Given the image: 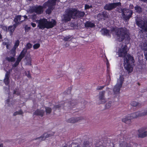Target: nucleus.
I'll return each instance as SVG.
<instances>
[{
    "label": "nucleus",
    "mask_w": 147,
    "mask_h": 147,
    "mask_svg": "<svg viewBox=\"0 0 147 147\" xmlns=\"http://www.w3.org/2000/svg\"><path fill=\"white\" fill-rule=\"evenodd\" d=\"M128 50L126 46L122 45L120 48L118 47L117 49V53L119 57H124V68L129 73L133 71V65H131L129 61H130L133 62L134 60L133 57L129 55H127Z\"/></svg>",
    "instance_id": "obj_1"
},
{
    "label": "nucleus",
    "mask_w": 147,
    "mask_h": 147,
    "mask_svg": "<svg viewBox=\"0 0 147 147\" xmlns=\"http://www.w3.org/2000/svg\"><path fill=\"white\" fill-rule=\"evenodd\" d=\"M111 30L113 35L115 34L117 35V39L119 41L123 40L128 35V31L125 28H117L113 27L111 28Z\"/></svg>",
    "instance_id": "obj_2"
},
{
    "label": "nucleus",
    "mask_w": 147,
    "mask_h": 147,
    "mask_svg": "<svg viewBox=\"0 0 147 147\" xmlns=\"http://www.w3.org/2000/svg\"><path fill=\"white\" fill-rule=\"evenodd\" d=\"M37 22L38 23V27L39 28L42 30L45 28L47 29L52 28L56 24V21L53 20H52L51 21L49 22L45 19L38 20Z\"/></svg>",
    "instance_id": "obj_3"
},
{
    "label": "nucleus",
    "mask_w": 147,
    "mask_h": 147,
    "mask_svg": "<svg viewBox=\"0 0 147 147\" xmlns=\"http://www.w3.org/2000/svg\"><path fill=\"white\" fill-rule=\"evenodd\" d=\"M129 138H127L126 136H124L122 134L119 135L118 136V140H120L119 147H138V146H139L137 144L133 142H130L129 144L127 145V143L124 140H128Z\"/></svg>",
    "instance_id": "obj_4"
},
{
    "label": "nucleus",
    "mask_w": 147,
    "mask_h": 147,
    "mask_svg": "<svg viewBox=\"0 0 147 147\" xmlns=\"http://www.w3.org/2000/svg\"><path fill=\"white\" fill-rule=\"evenodd\" d=\"M63 102L62 103V104H59V105H56L54 107V108H57L59 107L63 108L64 109L66 110H67L71 108H72L74 107L76 105L77 102L76 101L74 100H72V99H70L69 100H67L66 101V102H65L64 104H63Z\"/></svg>",
    "instance_id": "obj_5"
},
{
    "label": "nucleus",
    "mask_w": 147,
    "mask_h": 147,
    "mask_svg": "<svg viewBox=\"0 0 147 147\" xmlns=\"http://www.w3.org/2000/svg\"><path fill=\"white\" fill-rule=\"evenodd\" d=\"M124 78L123 76H120L119 79L118 80L117 83L113 89V93L112 96L117 97L119 96L120 89L122 86Z\"/></svg>",
    "instance_id": "obj_6"
},
{
    "label": "nucleus",
    "mask_w": 147,
    "mask_h": 147,
    "mask_svg": "<svg viewBox=\"0 0 147 147\" xmlns=\"http://www.w3.org/2000/svg\"><path fill=\"white\" fill-rule=\"evenodd\" d=\"M75 9L71 8L67 9L65 11V14L61 17V21L63 23L66 22L70 21L71 18L74 19L73 11H75Z\"/></svg>",
    "instance_id": "obj_7"
},
{
    "label": "nucleus",
    "mask_w": 147,
    "mask_h": 147,
    "mask_svg": "<svg viewBox=\"0 0 147 147\" xmlns=\"http://www.w3.org/2000/svg\"><path fill=\"white\" fill-rule=\"evenodd\" d=\"M32 47V45L30 43H28L27 44L26 46V47L27 49L26 48H24L23 49L20 54L18 57L15 63L12 66L13 67H15L18 65L19 62L24 57L25 54L27 51V49H29L31 48Z\"/></svg>",
    "instance_id": "obj_8"
},
{
    "label": "nucleus",
    "mask_w": 147,
    "mask_h": 147,
    "mask_svg": "<svg viewBox=\"0 0 147 147\" xmlns=\"http://www.w3.org/2000/svg\"><path fill=\"white\" fill-rule=\"evenodd\" d=\"M58 1L59 0H49L43 5L44 8L49 7L48 9L46 11L47 13L50 14L51 13V11L53 10V6L55 4L56 1Z\"/></svg>",
    "instance_id": "obj_9"
},
{
    "label": "nucleus",
    "mask_w": 147,
    "mask_h": 147,
    "mask_svg": "<svg viewBox=\"0 0 147 147\" xmlns=\"http://www.w3.org/2000/svg\"><path fill=\"white\" fill-rule=\"evenodd\" d=\"M122 16L123 20H128L131 17L133 12L132 10L123 9L122 10Z\"/></svg>",
    "instance_id": "obj_10"
},
{
    "label": "nucleus",
    "mask_w": 147,
    "mask_h": 147,
    "mask_svg": "<svg viewBox=\"0 0 147 147\" xmlns=\"http://www.w3.org/2000/svg\"><path fill=\"white\" fill-rule=\"evenodd\" d=\"M43 6L36 5L30 7L29 10L30 13L35 12L37 14H40L43 12Z\"/></svg>",
    "instance_id": "obj_11"
},
{
    "label": "nucleus",
    "mask_w": 147,
    "mask_h": 147,
    "mask_svg": "<svg viewBox=\"0 0 147 147\" xmlns=\"http://www.w3.org/2000/svg\"><path fill=\"white\" fill-rule=\"evenodd\" d=\"M129 115L132 119L138 117L143 116L147 115V109L135 112Z\"/></svg>",
    "instance_id": "obj_12"
},
{
    "label": "nucleus",
    "mask_w": 147,
    "mask_h": 147,
    "mask_svg": "<svg viewBox=\"0 0 147 147\" xmlns=\"http://www.w3.org/2000/svg\"><path fill=\"white\" fill-rule=\"evenodd\" d=\"M137 25L140 28L145 31H147V21L145 22L142 20H136Z\"/></svg>",
    "instance_id": "obj_13"
},
{
    "label": "nucleus",
    "mask_w": 147,
    "mask_h": 147,
    "mask_svg": "<svg viewBox=\"0 0 147 147\" xmlns=\"http://www.w3.org/2000/svg\"><path fill=\"white\" fill-rule=\"evenodd\" d=\"M26 18H27V16L25 15L24 16H21L20 15L17 16L15 17L14 20V21L15 22L14 24L18 26Z\"/></svg>",
    "instance_id": "obj_14"
},
{
    "label": "nucleus",
    "mask_w": 147,
    "mask_h": 147,
    "mask_svg": "<svg viewBox=\"0 0 147 147\" xmlns=\"http://www.w3.org/2000/svg\"><path fill=\"white\" fill-rule=\"evenodd\" d=\"M54 134V133L52 132L47 133H45L40 137L36 138V140H38L39 141H40L44 140L46 138L51 136H53Z\"/></svg>",
    "instance_id": "obj_15"
},
{
    "label": "nucleus",
    "mask_w": 147,
    "mask_h": 147,
    "mask_svg": "<svg viewBox=\"0 0 147 147\" xmlns=\"http://www.w3.org/2000/svg\"><path fill=\"white\" fill-rule=\"evenodd\" d=\"M121 4L120 2L109 3L106 4L104 8L106 10H111L116 7L117 6L120 5Z\"/></svg>",
    "instance_id": "obj_16"
},
{
    "label": "nucleus",
    "mask_w": 147,
    "mask_h": 147,
    "mask_svg": "<svg viewBox=\"0 0 147 147\" xmlns=\"http://www.w3.org/2000/svg\"><path fill=\"white\" fill-rule=\"evenodd\" d=\"M146 128L143 127L138 130V137L140 138H143L147 136V131H146Z\"/></svg>",
    "instance_id": "obj_17"
},
{
    "label": "nucleus",
    "mask_w": 147,
    "mask_h": 147,
    "mask_svg": "<svg viewBox=\"0 0 147 147\" xmlns=\"http://www.w3.org/2000/svg\"><path fill=\"white\" fill-rule=\"evenodd\" d=\"M105 92L104 91L100 92L99 93L98 97L100 103L102 104L104 103L106 100L104 96Z\"/></svg>",
    "instance_id": "obj_18"
},
{
    "label": "nucleus",
    "mask_w": 147,
    "mask_h": 147,
    "mask_svg": "<svg viewBox=\"0 0 147 147\" xmlns=\"http://www.w3.org/2000/svg\"><path fill=\"white\" fill-rule=\"evenodd\" d=\"M84 119L82 117H73L67 120V122L71 123H74L78 121H79L82 120Z\"/></svg>",
    "instance_id": "obj_19"
},
{
    "label": "nucleus",
    "mask_w": 147,
    "mask_h": 147,
    "mask_svg": "<svg viewBox=\"0 0 147 147\" xmlns=\"http://www.w3.org/2000/svg\"><path fill=\"white\" fill-rule=\"evenodd\" d=\"M75 9V11L72 12L74 15V18L76 17H78L80 18L82 17L85 14L83 12L77 11V10L75 9Z\"/></svg>",
    "instance_id": "obj_20"
},
{
    "label": "nucleus",
    "mask_w": 147,
    "mask_h": 147,
    "mask_svg": "<svg viewBox=\"0 0 147 147\" xmlns=\"http://www.w3.org/2000/svg\"><path fill=\"white\" fill-rule=\"evenodd\" d=\"M131 120L132 119L130 117V115H128L122 119V121L126 124H129L131 123Z\"/></svg>",
    "instance_id": "obj_21"
},
{
    "label": "nucleus",
    "mask_w": 147,
    "mask_h": 147,
    "mask_svg": "<svg viewBox=\"0 0 147 147\" xmlns=\"http://www.w3.org/2000/svg\"><path fill=\"white\" fill-rule=\"evenodd\" d=\"M20 43V41L18 40H16L15 42L14 46L11 51V53H12L13 55H15V54L16 50V48L19 46Z\"/></svg>",
    "instance_id": "obj_22"
},
{
    "label": "nucleus",
    "mask_w": 147,
    "mask_h": 147,
    "mask_svg": "<svg viewBox=\"0 0 147 147\" xmlns=\"http://www.w3.org/2000/svg\"><path fill=\"white\" fill-rule=\"evenodd\" d=\"M9 72L7 71L6 73L5 74V78L4 80V82L6 85H8L9 83Z\"/></svg>",
    "instance_id": "obj_23"
},
{
    "label": "nucleus",
    "mask_w": 147,
    "mask_h": 147,
    "mask_svg": "<svg viewBox=\"0 0 147 147\" xmlns=\"http://www.w3.org/2000/svg\"><path fill=\"white\" fill-rule=\"evenodd\" d=\"M17 26L14 24L13 26H10L8 27V31L9 32L11 35L12 34V33L14 32L16 27Z\"/></svg>",
    "instance_id": "obj_24"
},
{
    "label": "nucleus",
    "mask_w": 147,
    "mask_h": 147,
    "mask_svg": "<svg viewBox=\"0 0 147 147\" xmlns=\"http://www.w3.org/2000/svg\"><path fill=\"white\" fill-rule=\"evenodd\" d=\"M141 48L144 51V55L146 56V58L147 60V41L145 43L143 44V45L142 47Z\"/></svg>",
    "instance_id": "obj_25"
},
{
    "label": "nucleus",
    "mask_w": 147,
    "mask_h": 147,
    "mask_svg": "<svg viewBox=\"0 0 147 147\" xmlns=\"http://www.w3.org/2000/svg\"><path fill=\"white\" fill-rule=\"evenodd\" d=\"M44 113V111L42 110L38 109L34 113V114L42 116Z\"/></svg>",
    "instance_id": "obj_26"
},
{
    "label": "nucleus",
    "mask_w": 147,
    "mask_h": 147,
    "mask_svg": "<svg viewBox=\"0 0 147 147\" xmlns=\"http://www.w3.org/2000/svg\"><path fill=\"white\" fill-rule=\"evenodd\" d=\"M101 31L102 34L103 35L107 36H110L109 31L106 29H103L101 30Z\"/></svg>",
    "instance_id": "obj_27"
},
{
    "label": "nucleus",
    "mask_w": 147,
    "mask_h": 147,
    "mask_svg": "<svg viewBox=\"0 0 147 147\" xmlns=\"http://www.w3.org/2000/svg\"><path fill=\"white\" fill-rule=\"evenodd\" d=\"M85 27L88 28H92L94 26V24L91 22H87L85 24Z\"/></svg>",
    "instance_id": "obj_28"
},
{
    "label": "nucleus",
    "mask_w": 147,
    "mask_h": 147,
    "mask_svg": "<svg viewBox=\"0 0 147 147\" xmlns=\"http://www.w3.org/2000/svg\"><path fill=\"white\" fill-rule=\"evenodd\" d=\"M113 102L111 101H109L107 102L106 105V107L107 109H109L113 105Z\"/></svg>",
    "instance_id": "obj_29"
},
{
    "label": "nucleus",
    "mask_w": 147,
    "mask_h": 147,
    "mask_svg": "<svg viewBox=\"0 0 147 147\" xmlns=\"http://www.w3.org/2000/svg\"><path fill=\"white\" fill-rule=\"evenodd\" d=\"M5 59L9 62H13L15 61V59L12 57H7Z\"/></svg>",
    "instance_id": "obj_30"
},
{
    "label": "nucleus",
    "mask_w": 147,
    "mask_h": 147,
    "mask_svg": "<svg viewBox=\"0 0 147 147\" xmlns=\"http://www.w3.org/2000/svg\"><path fill=\"white\" fill-rule=\"evenodd\" d=\"M135 10L136 12L140 13L142 11V9L140 7L136 6L135 7Z\"/></svg>",
    "instance_id": "obj_31"
},
{
    "label": "nucleus",
    "mask_w": 147,
    "mask_h": 147,
    "mask_svg": "<svg viewBox=\"0 0 147 147\" xmlns=\"http://www.w3.org/2000/svg\"><path fill=\"white\" fill-rule=\"evenodd\" d=\"M45 109L47 114H49L51 111L52 109L50 108L46 107L45 108Z\"/></svg>",
    "instance_id": "obj_32"
},
{
    "label": "nucleus",
    "mask_w": 147,
    "mask_h": 147,
    "mask_svg": "<svg viewBox=\"0 0 147 147\" xmlns=\"http://www.w3.org/2000/svg\"><path fill=\"white\" fill-rule=\"evenodd\" d=\"M23 114L22 111V110H20L19 111H16L13 113V115L14 116H16L18 115H21Z\"/></svg>",
    "instance_id": "obj_33"
},
{
    "label": "nucleus",
    "mask_w": 147,
    "mask_h": 147,
    "mask_svg": "<svg viewBox=\"0 0 147 147\" xmlns=\"http://www.w3.org/2000/svg\"><path fill=\"white\" fill-rule=\"evenodd\" d=\"M82 146V147H89V142L88 141L84 142Z\"/></svg>",
    "instance_id": "obj_34"
},
{
    "label": "nucleus",
    "mask_w": 147,
    "mask_h": 147,
    "mask_svg": "<svg viewBox=\"0 0 147 147\" xmlns=\"http://www.w3.org/2000/svg\"><path fill=\"white\" fill-rule=\"evenodd\" d=\"M92 5H91L86 4L85 5V9H88L92 8Z\"/></svg>",
    "instance_id": "obj_35"
},
{
    "label": "nucleus",
    "mask_w": 147,
    "mask_h": 147,
    "mask_svg": "<svg viewBox=\"0 0 147 147\" xmlns=\"http://www.w3.org/2000/svg\"><path fill=\"white\" fill-rule=\"evenodd\" d=\"M40 47V44L39 43H36L34 44L33 47L34 49H38Z\"/></svg>",
    "instance_id": "obj_36"
},
{
    "label": "nucleus",
    "mask_w": 147,
    "mask_h": 147,
    "mask_svg": "<svg viewBox=\"0 0 147 147\" xmlns=\"http://www.w3.org/2000/svg\"><path fill=\"white\" fill-rule=\"evenodd\" d=\"M131 105L133 106H136L138 105V103L135 101H133L131 103Z\"/></svg>",
    "instance_id": "obj_37"
},
{
    "label": "nucleus",
    "mask_w": 147,
    "mask_h": 147,
    "mask_svg": "<svg viewBox=\"0 0 147 147\" xmlns=\"http://www.w3.org/2000/svg\"><path fill=\"white\" fill-rule=\"evenodd\" d=\"M1 28L3 30L8 31V28H7V26L3 25L1 26Z\"/></svg>",
    "instance_id": "obj_38"
},
{
    "label": "nucleus",
    "mask_w": 147,
    "mask_h": 147,
    "mask_svg": "<svg viewBox=\"0 0 147 147\" xmlns=\"http://www.w3.org/2000/svg\"><path fill=\"white\" fill-rule=\"evenodd\" d=\"M104 86H98L97 87V88H96V90H101L102 89V88H104Z\"/></svg>",
    "instance_id": "obj_39"
},
{
    "label": "nucleus",
    "mask_w": 147,
    "mask_h": 147,
    "mask_svg": "<svg viewBox=\"0 0 147 147\" xmlns=\"http://www.w3.org/2000/svg\"><path fill=\"white\" fill-rule=\"evenodd\" d=\"M13 94L18 95L20 94V93L18 91V90L16 89V90H14L13 92Z\"/></svg>",
    "instance_id": "obj_40"
},
{
    "label": "nucleus",
    "mask_w": 147,
    "mask_h": 147,
    "mask_svg": "<svg viewBox=\"0 0 147 147\" xmlns=\"http://www.w3.org/2000/svg\"><path fill=\"white\" fill-rule=\"evenodd\" d=\"M26 64L27 65H30L31 64V59L29 58L28 62L26 63Z\"/></svg>",
    "instance_id": "obj_41"
},
{
    "label": "nucleus",
    "mask_w": 147,
    "mask_h": 147,
    "mask_svg": "<svg viewBox=\"0 0 147 147\" xmlns=\"http://www.w3.org/2000/svg\"><path fill=\"white\" fill-rule=\"evenodd\" d=\"M10 100L9 99H7L6 101V103L7 104H9V105L10 106V104H9L10 101Z\"/></svg>",
    "instance_id": "obj_42"
},
{
    "label": "nucleus",
    "mask_w": 147,
    "mask_h": 147,
    "mask_svg": "<svg viewBox=\"0 0 147 147\" xmlns=\"http://www.w3.org/2000/svg\"><path fill=\"white\" fill-rule=\"evenodd\" d=\"M106 64L107 67V70H108L109 67V63L108 61H107V62H106Z\"/></svg>",
    "instance_id": "obj_43"
},
{
    "label": "nucleus",
    "mask_w": 147,
    "mask_h": 147,
    "mask_svg": "<svg viewBox=\"0 0 147 147\" xmlns=\"http://www.w3.org/2000/svg\"><path fill=\"white\" fill-rule=\"evenodd\" d=\"M31 25L33 27H35L36 26V24L35 23H31Z\"/></svg>",
    "instance_id": "obj_44"
},
{
    "label": "nucleus",
    "mask_w": 147,
    "mask_h": 147,
    "mask_svg": "<svg viewBox=\"0 0 147 147\" xmlns=\"http://www.w3.org/2000/svg\"><path fill=\"white\" fill-rule=\"evenodd\" d=\"M70 37L69 36H67L64 38V40L65 41L68 40L69 39Z\"/></svg>",
    "instance_id": "obj_45"
},
{
    "label": "nucleus",
    "mask_w": 147,
    "mask_h": 147,
    "mask_svg": "<svg viewBox=\"0 0 147 147\" xmlns=\"http://www.w3.org/2000/svg\"><path fill=\"white\" fill-rule=\"evenodd\" d=\"M28 74H27V73L26 72V75L28 77V78H30V75L29 73V72H28Z\"/></svg>",
    "instance_id": "obj_46"
},
{
    "label": "nucleus",
    "mask_w": 147,
    "mask_h": 147,
    "mask_svg": "<svg viewBox=\"0 0 147 147\" xmlns=\"http://www.w3.org/2000/svg\"><path fill=\"white\" fill-rule=\"evenodd\" d=\"M134 6L133 5L130 4V8L131 9H133V8Z\"/></svg>",
    "instance_id": "obj_47"
},
{
    "label": "nucleus",
    "mask_w": 147,
    "mask_h": 147,
    "mask_svg": "<svg viewBox=\"0 0 147 147\" xmlns=\"http://www.w3.org/2000/svg\"><path fill=\"white\" fill-rule=\"evenodd\" d=\"M2 35L1 34H0V39H2Z\"/></svg>",
    "instance_id": "obj_48"
},
{
    "label": "nucleus",
    "mask_w": 147,
    "mask_h": 147,
    "mask_svg": "<svg viewBox=\"0 0 147 147\" xmlns=\"http://www.w3.org/2000/svg\"><path fill=\"white\" fill-rule=\"evenodd\" d=\"M3 145L2 144H0V147H3Z\"/></svg>",
    "instance_id": "obj_49"
},
{
    "label": "nucleus",
    "mask_w": 147,
    "mask_h": 147,
    "mask_svg": "<svg viewBox=\"0 0 147 147\" xmlns=\"http://www.w3.org/2000/svg\"><path fill=\"white\" fill-rule=\"evenodd\" d=\"M110 76L109 77L108 81H110Z\"/></svg>",
    "instance_id": "obj_50"
},
{
    "label": "nucleus",
    "mask_w": 147,
    "mask_h": 147,
    "mask_svg": "<svg viewBox=\"0 0 147 147\" xmlns=\"http://www.w3.org/2000/svg\"><path fill=\"white\" fill-rule=\"evenodd\" d=\"M76 147H82H82L80 146H76Z\"/></svg>",
    "instance_id": "obj_51"
},
{
    "label": "nucleus",
    "mask_w": 147,
    "mask_h": 147,
    "mask_svg": "<svg viewBox=\"0 0 147 147\" xmlns=\"http://www.w3.org/2000/svg\"><path fill=\"white\" fill-rule=\"evenodd\" d=\"M110 90V89L108 88L107 89V90Z\"/></svg>",
    "instance_id": "obj_52"
},
{
    "label": "nucleus",
    "mask_w": 147,
    "mask_h": 147,
    "mask_svg": "<svg viewBox=\"0 0 147 147\" xmlns=\"http://www.w3.org/2000/svg\"><path fill=\"white\" fill-rule=\"evenodd\" d=\"M32 0H26L27 1H31Z\"/></svg>",
    "instance_id": "obj_53"
},
{
    "label": "nucleus",
    "mask_w": 147,
    "mask_h": 147,
    "mask_svg": "<svg viewBox=\"0 0 147 147\" xmlns=\"http://www.w3.org/2000/svg\"><path fill=\"white\" fill-rule=\"evenodd\" d=\"M6 47L7 48H8V46L7 45L6 46Z\"/></svg>",
    "instance_id": "obj_54"
},
{
    "label": "nucleus",
    "mask_w": 147,
    "mask_h": 147,
    "mask_svg": "<svg viewBox=\"0 0 147 147\" xmlns=\"http://www.w3.org/2000/svg\"><path fill=\"white\" fill-rule=\"evenodd\" d=\"M108 94H109V92H108Z\"/></svg>",
    "instance_id": "obj_55"
},
{
    "label": "nucleus",
    "mask_w": 147,
    "mask_h": 147,
    "mask_svg": "<svg viewBox=\"0 0 147 147\" xmlns=\"http://www.w3.org/2000/svg\"><path fill=\"white\" fill-rule=\"evenodd\" d=\"M75 147H76V146H75Z\"/></svg>",
    "instance_id": "obj_56"
}]
</instances>
